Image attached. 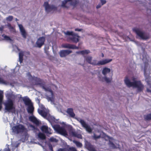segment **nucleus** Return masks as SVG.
I'll return each instance as SVG.
<instances>
[{
    "label": "nucleus",
    "mask_w": 151,
    "mask_h": 151,
    "mask_svg": "<svg viewBox=\"0 0 151 151\" xmlns=\"http://www.w3.org/2000/svg\"><path fill=\"white\" fill-rule=\"evenodd\" d=\"M133 88L136 89L137 92H141L143 91L144 86L140 81L135 80L133 77Z\"/></svg>",
    "instance_id": "obj_1"
},
{
    "label": "nucleus",
    "mask_w": 151,
    "mask_h": 151,
    "mask_svg": "<svg viewBox=\"0 0 151 151\" xmlns=\"http://www.w3.org/2000/svg\"><path fill=\"white\" fill-rule=\"evenodd\" d=\"M5 109L8 112H15L16 111L15 107L14 106V103L13 101L9 99L4 104Z\"/></svg>",
    "instance_id": "obj_2"
},
{
    "label": "nucleus",
    "mask_w": 151,
    "mask_h": 151,
    "mask_svg": "<svg viewBox=\"0 0 151 151\" xmlns=\"http://www.w3.org/2000/svg\"><path fill=\"white\" fill-rule=\"evenodd\" d=\"M78 3L77 0H64L62 2L61 6L63 8H68L70 6H75Z\"/></svg>",
    "instance_id": "obj_3"
},
{
    "label": "nucleus",
    "mask_w": 151,
    "mask_h": 151,
    "mask_svg": "<svg viewBox=\"0 0 151 151\" xmlns=\"http://www.w3.org/2000/svg\"><path fill=\"white\" fill-rule=\"evenodd\" d=\"M12 129L13 131L17 134L26 132L27 130V128L22 124H19L13 126Z\"/></svg>",
    "instance_id": "obj_4"
},
{
    "label": "nucleus",
    "mask_w": 151,
    "mask_h": 151,
    "mask_svg": "<svg viewBox=\"0 0 151 151\" xmlns=\"http://www.w3.org/2000/svg\"><path fill=\"white\" fill-rule=\"evenodd\" d=\"M41 87L43 89H44L45 91H48L50 93V95L49 96H47V99L48 101H54V96L53 91L52 90L51 88L50 87H45V83Z\"/></svg>",
    "instance_id": "obj_5"
},
{
    "label": "nucleus",
    "mask_w": 151,
    "mask_h": 151,
    "mask_svg": "<svg viewBox=\"0 0 151 151\" xmlns=\"http://www.w3.org/2000/svg\"><path fill=\"white\" fill-rule=\"evenodd\" d=\"M133 30L135 32L137 35L142 40H146L149 38V36L145 32L141 31L140 29L138 28H134Z\"/></svg>",
    "instance_id": "obj_6"
},
{
    "label": "nucleus",
    "mask_w": 151,
    "mask_h": 151,
    "mask_svg": "<svg viewBox=\"0 0 151 151\" xmlns=\"http://www.w3.org/2000/svg\"><path fill=\"white\" fill-rule=\"evenodd\" d=\"M78 120L81 124L82 127L85 128L87 132L90 133L92 132V129L90 127V126L86 124L83 120L80 119Z\"/></svg>",
    "instance_id": "obj_7"
},
{
    "label": "nucleus",
    "mask_w": 151,
    "mask_h": 151,
    "mask_svg": "<svg viewBox=\"0 0 151 151\" xmlns=\"http://www.w3.org/2000/svg\"><path fill=\"white\" fill-rule=\"evenodd\" d=\"M45 8L46 11L49 12L52 10H56L57 8L53 5H50L47 2H45L43 4Z\"/></svg>",
    "instance_id": "obj_8"
},
{
    "label": "nucleus",
    "mask_w": 151,
    "mask_h": 151,
    "mask_svg": "<svg viewBox=\"0 0 151 151\" xmlns=\"http://www.w3.org/2000/svg\"><path fill=\"white\" fill-rule=\"evenodd\" d=\"M53 127L57 132L60 134L64 135L66 134V132L65 129L62 127H60L59 125H55Z\"/></svg>",
    "instance_id": "obj_9"
},
{
    "label": "nucleus",
    "mask_w": 151,
    "mask_h": 151,
    "mask_svg": "<svg viewBox=\"0 0 151 151\" xmlns=\"http://www.w3.org/2000/svg\"><path fill=\"white\" fill-rule=\"evenodd\" d=\"M79 36L78 34L74 33L71 36L69 37L67 39L68 41H71L72 42L75 43H77L79 41Z\"/></svg>",
    "instance_id": "obj_10"
},
{
    "label": "nucleus",
    "mask_w": 151,
    "mask_h": 151,
    "mask_svg": "<svg viewBox=\"0 0 151 151\" xmlns=\"http://www.w3.org/2000/svg\"><path fill=\"white\" fill-rule=\"evenodd\" d=\"M45 41V37H39L37 40L36 45L39 48H41L44 44Z\"/></svg>",
    "instance_id": "obj_11"
},
{
    "label": "nucleus",
    "mask_w": 151,
    "mask_h": 151,
    "mask_svg": "<svg viewBox=\"0 0 151 151\" xmlns=\"http://www.w3.org/2000/svg\"><path fill=\"white\" fill-rule=\"evenodd\" d=\"M41 129L44 133L47 134H51L52 133V130L48 128L47 126L42 125L41 127Z\"/></svg>",
    "instance_id": "obj_12"
},
{
    "label": "nucleus",
    "mask_w": 151,
    "mask_h": 151,
    "mask_svg": "<svg viewBox=\"0 0 151 151\" xmlns=\"http://www.w3.org/2000/svg\"><path fill=\"white\" fill-rule=\"evenodd\" d=\"M112 61V59H106L102 60L99 61L98 63H97L96 61L95 63H93V64L94 65H103L110 62Z\"/></svg>",
    "instance_id": "obj_13"
},
{
    "label": "nucleus",
    "mask_w": 151,
    "mask_h": 151,
    "mask_svg": "<svg viewBox=\"0 0 151 151\" xmlns=\"http://www.w3.org/2000/svg\"><path fill=\"white\" fill-rule=\"evenodd\" d=\"M72 52V51L68 50H62L60 51L59 54L60 56L61 57H65Z\"/></svg>",
    "instance_id": "obj_14"
},
{
    "label": "nucleus",
    "mask_w": 151,
    "mask_h": 151,
    "mask_svg": "<svg viewBox=\"0 0 151 151\" xmlns=\"http://www.w3.org/2000/svg\"><path fill=\"white\" fill-rule=\"evenodd\" d=\"M85 146L86 148L89 151H96L93 146L87 141L85 142Z\"/></svg>",
    "instance_id": "obj_15"
},
{
    "label": "nucleus",
    "mask_w": 151,
    "mask_h": 151,
    "mask_svg": "<svg viewBox=\"0 0 151 151\" xmlns=\"http://www.w3.org/2000/svg\"><path fill=\"white\" fill-rule=\"evenodd\" d=\"M62 47L64 48L71 49H78L79 48L78 47L74 45L68 43L63 44Z\"/></svg>",
    "instance_id": "obj_16"
},
{
    "label": "nucleus",
    "mask_w": 151,
    "mask_h": 151,
    "mask_svg": "<svg viewBox=\"0 0 151 151\" xmlns=\"http://www.w3.org/2000/svg\"><path fill=\"white\" fill-rule=\"evenodd\" d=\"M18 25L22 35L24 38H26L27 34L24 29L22 24H19Z\"/></svg>",
    "instance_id": "obj_17"
},
{
    "label": "nucleus",
    "mask_w": 151,
    "mask_h": 151,
    "mask_svg": "<svg viewBox=\"0 0 151 151\" xmlns=\"http://www.w3.org/2000/svg\"><path fill=\"white\" fill-rule=\"evenodd\" d=\"M85 58V60L89 64H92L93 65H94L93 63H95L96 61L95 60H94L92 62H91L92 60V57L91 56H83Z\"/></svg>",
    "instance_id": "obj_18"
},
{
    "label": "nucleus",
    "mask_w": 151,
    "mask_h": 151,
    "mask_svg": "<svg viewBox=\"0 0 151 151\" xmlns=\"http://www.w3.org/2000/svg\"><path fill=\"white\" fill-rule=\"evenodd\" d=\"M70 134L72 136L74 137H76L79 139H82V135L77 133L75 131L72 130L70 132Z\"/></svg>",
    "instance_id": "obj_19"
},
{
    "label": "nucleus",
    "mask_w": 151,
    "mask_h": 151,
    "mask_svg": "<svg viewBox=\"0 0 151 151\" xmlns=\"http://www.w3.org/2000/svg\"><path fill=\"white\" fill-rule=\"evenodd\" d=\"M38 113L45 118H46L49 112L47 111H45L44 110L38 109Z\"/></svg>",
    "instance_id": "obj_20"
},
{
    "label": "nucleus",
    "mask_w": 151,
    "mask_h": 151,
    "mask_svg": "<svg viewBox=\"0 0 151 151\" xmlns=\"http://www.w3.org/2000/svg\"><path fill=\"white\" fill-rule=\"evenodd\" d=\"M29 119L30 121L36 124L37 126H38L39 125L40 123L39 121L35 116H30L29 117Z\"/></svg>",
    "instance_id": "obj_21"
},
{
    "label": "nucleus",
    "mask_w": 151,
    "mask_h": 151,
    "mask_svg": "<svg viewBox=\"0 0 151 151\" xmlns=\"http://www.w3.org/2000/svg\"><path fill=\"white\" fill-rule=\"evenodd\" d=\"M32 79L35 81L36 84L39 85L41 87L44 83L42 82V80L39 78L34 77L32 78Z\"/></svg>",
    "instance_id": "obj_22"
},
{
    "label": "nucleus",
    "mask_w": 151,
    "mask_h": 151,
    "mask_svg": "<svg viewBox=\"0 0 151 151\" xmlns=\"http://www.w3.org/2000/svg\"><path fill=\"white\" fill-rule=\"evenodd\" d=\"M22 100L24 104L27 106H29L32 104L31 100L27 96H25L22 98Z\"/></svg>",
    "instance_id": "obj_23"
},
{
    "label": "nucleus",
    "mask_w": 151,
    "mask_h": 151,
    "mask_svg": "<svg viewBox=\"0 0 151 151\" xmlns=\"http://www.w3.org/2000/svg\"><path fill=\"white\" fill-rule=\"evenodd\" d=\"M66 112L71 117L74 118L75 116V114L73 112V109L72 108H68Z\"/></svg>",
    "instance_id": "obj_24"
},
{
    "label": "nucleus",
    "mask_w": 151,
    "mask_h": 151,
    "mask_svg": "<svg viewBox=\"0 0 151 151\" xmlns=\"http://www.w3.org/2000/svg\"><path fill=\"white\" fill-rule=\"evenodd\" d=\"M58 151H77L76 149L74 147H71L69 149L66 148H60Z\"/></svg>",
    "instance_id": "obj_25"
},
{
    "label": "nucleus",
    "mask_w": 151,
    "mask_h": 151,
    "mask_svg": "<svg viewBox=\"0 0 151 151\" xmlns=\"http://www.w3.org/2000/svg\"><path fill=\"white\" fill-rule=\"evenodd\" d=\"M124 81L125 84L127 86L129 87L132 86V82H131L130 81L127 76L125 77L124 80Z\"/></svg>",
    "instance_id": "obj_26"
},
{
    "label": "nucleus",
    "mask_w": 151,
    "mask_h": 151,
    "mask_svg": "<svg viewBox=\"0 0 151 151\" xmlns=\"http://www.w3.org/2000/svg\"><path fill=\"white\" fill-rule=\"evenodd\" d=\"M46 119L50 123H54L56 121L55 117L50 115L47 116Z\"/></svg>",
    "instance_id": "obj_27"
},
{
    "label": "nucleus",
    "mask_w": 151,
    "mask_h": 151,
    "mask_svg": "<svg viewBox=\"0 0 151 151\" xmlns=\"http://www.w3.org/2000/svg\"><path fill=\"white\" fill-rule=\"evenodd\" d=\"M111 71V69L107 67L104 68L102 71V73L105 76H106L107 73H110Z\"/></svg>",
    "instance_id": "obj_28"
},
{
    "label": "nucleus",
    "mask_w": 151,
    "mask_h": 151,
    "mask_svg": "<svg viewBox=\"0 0 151 151\" xmlns=\"http://www.w3.org/2000/svg\"><path fill=\"white\" fill-rule=\"evenodd\" d=\"M34 110V107H33L32 104L29 106L27 109V111L28 113L30 114L33 113Z\"/></svg>",
    "instance_id": "obj_29"
},
{
    "label": "nucleus",
    "mask_w": 151,
    "mask_h": 151,
    "mask_svg": "<svg viewBox=\"0 0 151 151\" xmlns=\"http://www.w3.org/2000/svg\"><path fill=\"white\" fill-rule=\"evenodd\" d=\"M144 119L146 121H149L151 120V114H148L144 116Z\"/></svg>",
    "instance_id": "obj_30"
},
{
    "label": "nucleus",
    "mask_w": 151,
    "mask_h": 151,
    "mask_svg": "<svg viewBox=\"0 0 151 151\" xmlns=\"http://www.w3.org/2000/svg\"><path fill=\"white\" fill-rule=\"evenodd\" d=\"M24 54L22 52H20L19 53V61L20 63H22L23 60V57Z\"/></svg>",
    "instance_id": "obj_31"
},
{
    "label": "nucleus",
    "mask_w": 151,
    "mask_h": 151,
    "mask_svg": "<svg viewBox=\"0 0 151 151\" xmlns=\"http://www.w3.org/2000/svg\"><path fill=\"white\" fill-rule=\"evenodd\" d=\"M9 83L8 82L4 80L2 78L0 77V84L7 85Z\"/></svg>",
    "instance_id": "obj_32"
},
{
    "label": "nucleus",
    "mask_w": 151,
    "mask_h": 151,
    "mask_svg": "<svg viewBox=\"0 0 151 151\" xmlns=\"http://www.w3.org/2000/svg\"><path fill=\"white\" fill-rule=\"evenodd\" d=\"M78 52L81 54L82 55H84L85 54H88L90 53V51L88 50H85L80 51Z\"/></svg>",
    "instance_id": "obj_33"
},
{
    "label": "nucleus",
    "mask_w": 151,
    "mask_h": 151,
    "mask_svg": "<svg viewBox=\"0 0 151 151\" xmlns=\"http://www.w3.org/2000/svg\"><path fill=\"white\" fill-rule=\"evenodd\" d=\"M38 137L42 139H44L46 138L45 135L43 133L40 132L38 134Z\"/></svg>",
    "instance_id": "obj_34"
},
{
    "label": "nucleus",
    "mask_w": 151,
    "mask_h": 151,
    "mask_svg": "<svg viewBox=\"0 0 151 151\" xmlns=\"http://www.w3.org/2000/svg\"><path fill=\"white\" fill-rule=\"evenodd\" d=\"M2 37L4 38V39L6 41H12L11 38L9 37L5 34H3L2 35Z\"/></svg>",
    "instance_id": "obj_35"
},
{
    "label": "nucleus",
    "mask_w": 151,
    "mask_h": 151,
    "mask_svg": "<svg viewBox=\"0 0 151 151\" xmlns=\"http://www.w3.org/2000/svg\"><path fill=\"white\" fill-rule=\"evenodd\" d=\"M64 33L65 35H71V36L74 33L72 31H67L64 32Z\"/></svg>",
    "instance_id": "obj_36"
},
{
    "label": "nucleus",
    "mask_w": 151,
    "mask_h": 151,
    "mask_svg": "<svg viewBox=\"0 0 151 151\" xmlns=\"http://www.w3.org/2000/svg\"><path fill=\"white\" fill-rule=\"evenodd\" d=\"M3 97V92L0 90V102H2Z\"/></svg>",
    "instance_id": "obj_37"
},
{
    "label": "nucleus",
    "mask_w": 151,
    "mask_h": 151,
    "mask_svg": "<svg viewBox=\"0 0 151 151\" xmlns=\"http://www.w3.org/2000/svg\"><path fill=\"white\" fill-rule=\"evenodd\" d=\"M75 143L76 145L78 147H81L82 146V144L79 142L75 141Z\"/></svg>",
    "instance_id": "obj_38"
},
{
    "label": "nucleus",
    "mask_w": 151,
    "mask_h": 151,
    "mask_svg": "<svg viewBox=\"0 0 151 151\" xmlns=\"http://www.w3.org/2000/svg\"><path fill=\"white\" fill-rule=\"evenodd\" d=\"M103 79L104 80L106 81L107 83H110L111 82V79H110L109 78H107L105 76L103 78Z\"/></svg>",
    "instance_id": "obj_39"
},
{
    "label": "nucleus",
    "mask_w": 151,
    "mask_h": 151,
    "mask_svg": "<svg viewBox=\"0 0 151 151\" xmlns=\"http://www.w3.org/2000/svg\"><path fill=\"white\" fill-rule=\"evenodd\" d=\"M13 17L12 16H9L6 18V20L9 21H12L13 19Z\"/></svg>",
    "instance_id": "obj_40"
},
{
    "label": "nucleus",
    "mask_w": 151,
    "mask_h": 151,
    "mask_svg": "<svg viewBox=\"0 0 151 151\" xmlns=\"http://www.w3.org/2000/svg\"><path fill=\"white\" fill-rule=\"evenodd\" d=\"M50 141L51 142H57L58 141L57 139L56 138H54L53 137H51L50 138Z\"/></svg>",
    "instance_id": "obj_41"
},
{
    "label": "nucleus",
    "mask_w": 151,
    "mask_h": 151,
    "mask_svg": "<svg viewBox=\"0 0 151 151\" xmlns=\"http://www.w3.org/2000/svg\"><path fill=\"white\" fill-rule=\"evenodd\" d=\"M93 137L94 139H99L101 137V135H99L98 136H97L95 134H94L93 136Z\"/></svg>",
    "instance_id": "obj_42"
},
{
    "label": "nucleus",
    "mask_w": 151,
    "mask_h": 151,
    "mask_svg": "<svg viewBox=\"0 0 151 151\" xmlns=\"http://www.w3.org/2000/svg\"><path fill=\"white\" fill-rule=\"evenodd\" d=\"M7 26L8 28L10 29H14L13 27L12 26L11 24L10 23H8Z\"/></svg>",
    "instance_id": "obj_43"
},
{
    "label": "nucleus",
    "mask_w": 151,
    "mask_h": 151,
    "mask_svg": "<svg viewBox=\"0 0 151 151\" xmlns=\"http://www.w3.org/2000/svg\"><path fill=\"white\" fill-rule=\"evenodd\" d=\"M110 145L111 146L114 148H115L116 147L115 144L112 142H110Z\"/></svg>",
    "instance_id": "obj_44"
},
{
    "label": "nucleus",
    "mask_w": 151,
    "mask_h": 151,
    "mask_svg": "<svg viewBox=\"0 0 151 151\" xmlns=\"http://www.w3.org/2000/svg\"><path fill=\"white\" fill-rule=\"evenodd\" d=\"M101 3V5H103L106 3V1L105 0H100Z\"/></svg>",
    "instance_id": "obj_45"
},
{
    "label": "nucleus",
    "mask_w": 151,
    "mask_h": 151,
    "mask_svg": "<svg viewBox=\"0 0 151 151\" xmlns=\"http://www.w3.org/2000/svg\"><path fill=\"white\" fill-rule=\"evenodd\" d=\"M4 26H1L0 27V31L2 32L4 30Z\"/></svg>",
    "instance_id": "obj_46"
},
{
    "label": "nucleus",
    "mask_w": 151,
    "mask_h": 151,
    "mask_svg": "<svg viewBox=\"0 0 151 151\" xmlns=\"http://www.w3.org/2000/svg\"><path fill=\"white\" fill-rule=\"evenodd\" d=\"M75 31H81L82 30L81 29H79L78 28H76L75 29Z\"/></svg>",
    "instance_id": "obj_47"
},
{
    "label": "nucleus",
    "mask_w": 151,
    "mask_h": 151,
    "mask_svg": "<svg viewBox=\"0 0 151 151\" xmlns=\"http://www.w3.org/2000/svg\"><path fill=\"white\" fill-rule=\"evenodd\" d=\"M102 5L101 4H99L96 6L97 9H99L101 7Z\"/></svg>",
    "instance_id": "obj_48"
},
{
    "label": "nucleus",
    "mask_w": 151,
    "mask_h": 151,
    "mask_svg": "<svg viewBox=\"0 0 151 151\" xmlns=\"http://www.w3.org/2000/svg\"><path fill=\"white\" fill-rule=\"evenodd\" d=\"M3 151H11L10 149L8 147L7 148H5L4 149Z\"/></svg>",
    "instance_id": "obj_49"
},
{
    "label": "nucleus",
    "mask_w": 151,
    "mask_h": 151,
    "mask_svg": "<svg viewBox=\"0 0 151 151\" xmlns=\"http://www.w3.org/2000/svg\"><path fill=\"white\" fill-rule=\"evenodd\" d=\"M2 102H0V111L2 109Z\"/></svg>",
    "instance_id": "obj_50"
},
{
    "label": "nucleus",
    "mask_w": 151,
    "mask_h": 151,
    "mask_svg": "<svg viewBox=\"0 0 151 151\" xmlns=\"http://www.w3.org/2000/svg\"><path fill=\"white\" fill-rule=\"evenodd\" d=\"M30 127L33 128V129H35V127L34 126L32 125H30Z\"/></svg>",
    "instance_id": "obj_51"
},
{
    "label": "nucleus",
    "mask_w": 151,
    "mask_h": 151,
    "mask_svg": "<svg viewBox=\"0 0 151 151\" xmlns=\"http://www.w3.org/2000/svg\"><path fill=\"white\" fill-rule=\"evenodd\" d=\"M50 149L51 150L53 151V148L52 147L50 148Z\"/></svg>",
    "instance_id": "obj_52"
},
{
    "label": "nucleus",
    "mask_w": 151,
    "mask_h": 151,
    "mask_svg": "<svg viewBox=\"0 0 151 151\" xmlns=\"http://www.w3.org/2000/svg\"><path fill=\"white\" fill-rule=\"evenodd\" d=\"M102 57H103L104 56V54L103 53L102 54Z\"/></svg>",
    "instance_id": "obj_53"
},
{
    "label": "nucleus",
    "mask_w": 151,
    "mask_h": 151,
    "mask_svg": "<svg viewBox=\"0 0 151 151\" xmlns=\"http://www.w3.org/2000/svg\"><path fill=\"white\" fill-rule=\"evenodd\" d=\"M81 151H83V150H81Z\"/></svg>",
    "instance_id": "obj_54"
},
{
    "label": "nucleus",
    "mask_w": 151,
    "mask_h": 151,
    "mask_svg": "<svg viewBox=\"0 0 151 151\" xmlns=\"http://www.w3.org/2000/svg\"><path fill=\"white\" fill-rule=\"evenodd\" d=\"M0 151H1V150H0Z\"/></svg>",
    "instance_id": "obj_55"
}]
</instances>
